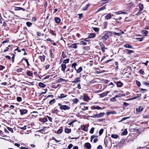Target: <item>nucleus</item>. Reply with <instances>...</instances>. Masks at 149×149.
I'll list each match as a JSON object with an SVG mask.
<instances>
[{
  "label": "nucleus",
  "mask_w": 149,
  "mask_h": 149,
  "mask_svg": "<svg viewBox=\"0 0 149 149\" xmlns=\"http://www.w3.org/2000/svg\"><path fill=\"white\" fill-rule=\"evenodd\" d=\"M127 130L125 129L124 131L122 132V134L123 135H126L127 134Z\"/></svg>",
  "instance_id": "obj_36"
},
{
  "label": "nucleus",
  "mask_w": 149,
  "mask_h": 149,
  "mask_svg": "<svg viewBox=\"0 0 149 149\" xmlns=\"http://www.w3.org/2000/svg\"><path fill=\"white\" fill-rule=\"evenodd\" d=\"M67 95H64V94H61L60 95V96H58V97L59 98H63L65 97H67Z\"/></svg>",
  "instance_id": "obj_20"
},
{
  "label": "nucleus",
  "mask_w": 149,
  "mask_h": 149,
  "mask_svg": "<svg viewBox=\"0 0 149 149\" xmlns=\"http://www.w3.org/2000/svg\"><path fill=\"white\" fill-rule=\"evenodd\" d=\"M45 92H42L41 93H40V95H42V94H45L47 92V89L46 88V89H45Z\"/></svg>",
  "instance_id": "obj_50"
},
{
  "label": "nucleus",
  "mask_w": 149,
  "mask_h": 149,
  "mask_svg": "<svg viewBox=\"0 0 149 149\" xmlns=\"http://www.w3.org/2000/svg\"><path fill=\"white\" fill-rule=\"evenodd\" d=\"M139 11H141L143 9V5L142 4H141V3H140L139 4Z\"/></svg>",
  "instance_id": "obj_19"
},
{
  "label": "nucleus",
  "mask_w": 149,
  "mask_h": 149,
  "mask_svg": "<svg viewBox=\"0 0 149 149\" xmlns=\"http://www.w3.org/2000/svg\"><path fill=\"white\" fill-rule=\"evenodd\" d=\"M65 132L66 133L68 134L71 132V129H70L66 128L65 129Z\"/></svg>",
  "instance_id": "obj_14"
},
{
  "label": "nucleus",
  "mask_w": 149,
  "mask_h": 149,
  "mask_svg": "<svg viewBox=\"0 0 149 149\" xmlns=\"http://www.w3.org/2000/svg\"><path fill=\"white\" fill-rule=\"evenodd\" d=\"M58 82H61L62 81H65L66 82V80L65 79H63L62 78H60L58 80Z\"/></svg>",
  "instance_id": "obj_23"
},
{
  "label": "nucleus",
  "mask_w": 149,
  "mask_h": 149,
  "mask_svg": "<svg viewBox=\"0 0 149 149\" xmlns=\"http://www.w3.org/2000/svg\"><path fill=\"white\" fill-rule=\"evenodd\" d=\"M126 50L127 51V52L129 54H131V53L133 52V51L132 50L127 49Z\"/></svg>",
  "instance_id": "obj_33"
},
{
  "label": "nucleus",
  "mask_w": 149,
  "mask_h": 149,
  "mask_svg": "<svg viewBox=\"0 0 149 149\" xmlns=\"http://www.w3.org/2000/svg\"><path fill=\"white\" fill-rule=\"evenodd\" d=\"M108 37L106 36L105 35L102 37V39L104 41L106 40L108 38Z\"/></svg>",
  "instance_id": "obj_24"
},
{
  "label": "nucleus",
  "mask_w": 149,
  "mask_h": 149,
  "mask_svg": "<svg viewBox=\"0 0 149 149\" xmlns=\"http://www.w3.org/2000/svg\"><path fill=\"white\" fill-rule=\"evenodd\" d=\"M27 110L25 109H22L20 110V114L21 115H23L26 113L27 112Z\"/></svg>",
  "instance_id": "obj_5"
},
{
  "label": "nucleus",
  "mask_w": 149,
  "mask_h": 149,
  "mask_svg": "<svg viewBox=\"0 0 149 149\" xmlns=\"http://www.w3.org/2000/svg\"><path fill=\"white\" fill-rule=\"evenodd\" d=\"M143 33L144 36H146L147 34L148 31L146 30H144L143 31Z\"/></svg>",
  "instance_id": "obj_39"
},
{
  "label": "nucleus",
  "mask_w": 149,
  "mask_h": 149,
  "mask_svg": "<svg viewBox=\"0 0 149 149\" xmlns=\"http://www.w3.org/2000/svg\"><path fill=\"white\" fill-rule=\"evenodd\" d=\"M31 113H32L33 114V116H37L38 112L36 111H33Z\"/></svg>",
  "instance_id": "obj_46"
},
{
  "label": "nucleus",
  "mask_w": 149,
  "mask_h": 149,
  "mask_svg": "<svg viewBox=\"0 0 149 149\" xmlns=\"http://www.w3.org/2000/svg\"><path fill=\"white\" fill-rule=\"evenodd\" d=\"M81 128L82 130L85 131L87 132L88 131V128L84 125L81 126Z\"/></svg>",
  "instance_id": "obj_9"
},
{
  "label": "nucleus",
  "mask_w": 149,
  "mask_h": 149,
  "mask_svg": "<svg viewBox=\"0 0 149 149\" xmlns=\"http://www.w3.org/2000/svg\"><path fill=\"white\" fill-rule=\"evenodd\" d=\"M97 149H102V146L99 145L97 147Z\"/></svg>",
  "instance_id": "obj_63"
},
{
  "label": "nucleus",
  "mask_w": 149,
  "mask_h": 149,
  "mask_svg": "<svg viewBox=\"0 0 149 149\" xmlns=\"http://www.w3.org/2000/svg\"><path fill=\"white\" fill-rule=\"evenodd\" d=\"M73 145L72 144H70L67 147V149H70L72 147Z\"/></svg>",
  "instance_id": "obj_48"
},
{
  "label": "nucleus",
  "mask_w": 149,
  "mask_h": 149,
  "mask_svg": "<svg viewBox=\"0 0 149 149\" xmlns=\"http://www.w3.org/2000/svg\"><path fill=\"white\" fill-rule=\"evenodd\" d=\"M78 101H79V100L77 98L74 99L73 100V101L76 104L78 102Z\"/></svg>",
  "instance_id": "obj_51"
},
{
  "label": "nucleus",
  "mask_w": 149,
  "mask_h": 149,
  "mask_svg": "<svg viewBox=\"0 0 149 149\" xmlns=\"http://www.w3.org/2000/svg\"><path fill=\"white\" fill-rule=\"evenodd\" d=\"M93 108L95 109L98 110L100 109H101V107L99 106H95L93 107Z\"/></svg>",
  "instance_id": "obj_41"
},
{
  "label": "nucleus",
  "mask_w": 149,
  "mask_h": 149,
  "mask_svg": "<svg viewBox=\"0 0 149 149\" xmlns=\"http://www.w3.org/2000/svg\"><path fill=\"white\" fill-rule=\"evenodd\" d=\"M62 131V129H59L57 131V133H58V134H60L61 133Z\"/></svg>",
  "instance_id": "obj_59"
},
{
  "label": "nucleus",
  "mask_w": 149,
  "mask_h": 149,
  "mask_svg": "<svg viewBox=\"0 0 149 149\" xmlns=\"http://www.w3.org/2000/svg\"><path fill=\"white\" fill-rule=\"evenodd\" d=\"M7 128H8V130L9 131H10V132H13V129L12 128H11L10 127H8Z\"/></svg>",
  "instance_id": "obj_55"
},
{
  "label": "nucleus",
  "mask_w": 149,
  "mask_h": 149,
  "mask_svg": "<svg viewBox=\"0 0 149 149\" xmlns=\"http://www.w3.org/2000/svg\"><path fill=\"white\" fill-rule=\"evenodd\" d=\"M59 108L61 110H66L69 109H70V107L66 105H63L60 106Z\"/></svg>",
  "instance_id": "obj_2"
},
{
  "label": "nucleus",
  "mask_w": 149,
  "mask_h": 149,
  "mask_svg": "<svg viewBox=\"0 0 149 149\" xmlns=\"http://www.w3.org/2000/svg\"><path fill=\"white\" fill-rule=\"evenodd\" d=\"M33 73H31L30 71H28L27 73V74L29 76H31V75Z\"/></svg>",
  "instance_id": "obj_45"
},
{
  "label": "nucleus",
  "mask_w": 149,
  "mask_h": 149,
  "mask_svg": "<svg viewBox=\"0 0 149 149\" xmlns=\"http://www.w3.org/2000/svg\"><path fill=\"white\" fill-rule=\"evenodd\" d=\"M136 83L137 85L139 87L141 85V83L139 81H136Z\"/></svg>",
  "instance_id": "obj_54"
},
{
  "label": "nucleus",
  "mask_w": 149,
  "mask_h": 149,
  "mask_svg": "<svg viewBox=\"0 0 149 149\" xmlns=\"http://www.w3.org/2000/svg\"><path fill=\"white\" fill-rule=\"evenodd\" d=\"M19 148L21 149H28V148L25 147H19Z\"/></svg>",
  "instance_id": "obj_64"
},
{
  "label": "nucleus",
  "mask_w": 149,
  "mask_h": 149,
  "mask_svg": "<svg viewBox=\"0 0 149 149\" xmlns=\"http://www.w3.org/2000/svg\"><path fill=\"white\" fill-rule=\"evenodd\" d=\"M17 100L19 102H20L22 101V98L21 97H18L17 98Z\"/></svg>",
  "instance_id": "obj_37"
},
{
  "label": "nucleus",
  "mask_w": 149,
  "mask_h": 149,
  "mask_svg": "<svg viewBox=\"0 0 149 149\" xmlns=\"http://www.w3.org/2000/svg\"><path fill=\"white\" fill-rule=\"evenodd\" d=\"M22 68H19L16 70V71L18 72H20L22 71Z\"/></svg>",
  "instance_id": "obj_53"
},
{
  "label": "nucleus",
  "mask_w": 149,
  "mask_h": 149,
  "mask_svg": "<svg viewBox=\"0 0 149 149\" xmlns=\"http://www.w3.org/2000/svg\"><path fill=\"white\" fill-rule=\"evenodd\" d=\"M116 113V112L114 111H108L107 112L106 114L107 115L111 114H115Z\"/></svg>",
  "instance_id": "obj_11"
},
{
  "label": "nucleus",
  "mask_w": 149,
  "mask_h": 149,
  "mask_svg": "<svg viewBox=\"0 0 149 149\" xmlns=\"http://www.w3.org/2000/svg\"><path fill=\"white\" fill-rule=\"evenodd\" d=\"M85 146L88 149H91V146L90 143H86L84 144Z\"/></svg>",
  "instance_id": "obj_7"
},
{
  "label": "nucleus",
  "mask_w": 149,
  "mask_h": 149,
  "mask_svg": "<svg viewBox=\"0 0 149 149\" xmlns=\"http://www.w3.org/2000/svg\"><path fill=\"white\" fill-rule=\"evenodd\" d=\"M119 136L118 135L116 134H112L111 135V137L112 138L117 139L118 137Z\"/></svg>",
  "instance_id": "obj_16"
},
{
  "label": "nucleus",
  "mask_w": 149,
  "mask_h": 149,
  "mask_svg": "<svg viewBox=\"0 0 149 149\" xmlns=\"http://www.w3.org/2000/svg\"><path fill=\"white\" fill-rule=\"evenodd\" d=\"M115 97L112 98L111 99V101L112 102H114L116 101V99H115Z\"/></svg>",
  "instance_id": "obj_60"
},
{
  "label": "nucleus",
  "mask_w": 149,
  "mask_h": 149,
  "mask_svg": "<svg viewBox=\"0 0 149 149\" xmlns=\"http://www.w3.org/2000/svg\"><path fill=\"white\" fill-rule=\"evenodd\" d=\"M82 69L81 67H80L77 70H76L77 73H80L82 70Z\"/></svg>",
  "instance_id": "obj_28"
},
{
  "label": "nucleus",
  "mask_w": 149,
  "mask_h": 149,
  "mask_svg": "<svg viewBox=\"0 0 149 149\" xmlns=\"http://www.w3.org/2000/svg\"><path fill=\"white\" fill-rule=\"evenodd\" d=\"M50 33H51L52 35L55 36H56V34L55 33V31H51Z\"/></svg>",
  "instance_id": "obj_42"
},
{
  "label": "nucleus",
  "mask_w": 149,
  "mask_h": 149,
  "mask_svg": "<svg viewBox=\"0 0 149 149\" xmlns=\"http://www.w3.org/2000/svg\"><path fill=\"white\" fill-rule=\"evenodd\" d=\"M139 72L140 73L142 74H143L144 73V72L143 69H141L140 70Z\"/></svg>",
  "instance_id": "obj_56"
},
{
  "label": "nucleus",
  "mask_w": 149,
  "mask_h": 149,
  "mask_svg": "<svg viewBox=\"0 0 149 149\" xmlns=\"http://www.w3.org/2000/svg\"><path fill=\"white\" fill-rule=\"evenodd\" d=\"M66 53L65 52L63 51L62 53V56L63 58H65L66 57Z\"/></svg>",
  "instance_id": "obj_17"
},
{
  "label": "nucleus",
  "mask_w": 149,
  "mask_h": 149,
  "mask_svg": "<svg viewBox=\"0 0 149 149\" xmlns=\"http://www.w3.org/2000/svg\"><path fill=\"white\" fill-rule=\"evenodd\" d=\"M115 13L116 14H117V15L120 14H127V13L126 12H122L120 11L116 12Z\"/></svg>",
  "instance_id": "obj_18"
},
{
  "label": "nucleus",
  "mask_w": 149,
  "mask_h": 149,
  "mask_svg": "<svg viewBox=\"0 0 149 149\" xmlns=\"http://www.w3.org/2000/svg\"><path fill=\"white\" fill-rule=\"evenodd\" d=\"M80 45H86L87 44V43L86 42H85L83 41H81V42H80Z\"/></svg>",
  "instance_id": "obj_47"
},
{
  "label": "nucleus",
  "mask_w": 149,
  "mask_h": 149,
  "mask_svg": "<svg viewBox=\"0 0 149 149\" xmlns=\"http://www.w3.org/2000/svg\"><path fill=\"white\" fill-rule=\"evenodd\" d=\"M111 17V16L110 14H107L105 17L106 19H110Z\"/></svg>",
  "instance_id": "obj_27"
},
{
  "label": "nucleus",
  "mask_w": 149,
  "mask_h": 149,
  "mask_svg": "<svg viewBox=\"0 0 149 149\" xmlns=\"http://www.w3.org/2000/svg\"><path fill=\"white\" fill-rule=\"evenodd\" d=\"M26 24L28 26L30 27L31 26L32 24L30 22H27L26 23Z\"/></svg>",
  "instance_id": "obj_38"
},
{
  "label": "nucleus",
  "mask_w": 149,
  "mask_h": 149,
  "mask_svg": "<svg viewBox=\"0 0 149 149\" xmlns=\"http://www.w3.org/2000/svg\"><path fill=\"white\" fill-rule=\"evenodd\" d=\"M54 19L56 22L57 23H59L61 22V19L58 17H55Z\"/></svg>",
  "instance_id": "obj_12"
},
{
  "label": "nucleus",
  "mask_w": 149,
  "mask_h": 149,
  "mask_svg": "<svg viewBox=\"0 0 149 149\" xmlns=\"http://www.w3.org/2000/svg\"><path fill=\"white\" fill-rule=\"evenodd\" d=\"M103 129H101L99 131V134L100 135H101L103 133Z\"/></svg>",
  "instance_id": "obj_49"
},
{
  "label": "nucleus",
  "mask_w": 149,
  "mask_h": 149,
  "mask_svg": "<svg viewBox=\"0 0 149 149\" xmlns=\"http://www.w3.org/2000/svg\"><path fill=\"white\" fill-rule=\"evenodd\" d=\"M77 65V64L76 63H73L72 65V68H73V67H74L75 70H76V66Z\"/></svg>",
  "instance_id": "obj_35"
},
{
  "label": "nucleus",
  "mask_w": 149,
  "mask_h": 149,
  "mask_svg": "<svg viewBox=\"0 0 149 149\" xmlns=\"http://www.w3.org/2000/svg\"><path fill=\"white\" fill-rule=\"evenodd\" d=\"M109 92L108 91L107 92H103V93L100 94V97H104L106 96L107 94Z\"/></svg>",
  "instance_id": "obj_6"
},
{
  "label": "nucleus",
  "mask_w": 149,
  "mask_h": 149,
  "mask_svg": "<svg viewBox=\"0 0 149 149\" xmlns=\"http://www.w3.org/2000/svg\"><path fill=\"white\" fill-rule=\"evenodd\" d=\"M143 109V108L141 107H140L139 108H137L136 109L137 112H139L142 111Z\"/></svg>",
  "instance_id": "obj_15"
},
{
  "label": "nucleus",
  "mask_w": 149,
  "mask_h": 149,
  "mask_svg": "<svg viewBox=\"0 0 149 149\" xmlns=\"http://www.w3.org/2000/svg\"><path fill=\"white\" fill-rule=\"evenodd\" d=\"M124 47L125 48H131L132 46L129 44H125L124 45Z\"/></svg>",
  "instance_id": "obj_26"
},
{
  "label": "nucleus",
  "mask_w": 149,
  "mask_h": 149,
  "mask_svg": "<svg viewBox=\"0 0 149 149\" xmlns=\"http://www.w3.org/2000/svg\"><path fill=\"white\" fill-rule=\"evenodd\" d=\"M95 34L94 33H92L90 34L88 36V38H93L95 37Z\"/></svg>",
  "instance_id": "obj_32"
},
{
  "label": "nucleus",
  "mask_w": 149,
  "mask_h": 149,
  "mask_svg": "<svg viewBox=\"0 0 149 149\" xmlns=\"http://www.w3.org/2000/svg\"><path fill=\"white\" fill-rule=\"evenodd\" d=\"M12 12L11 11H9L6 13V18H10V13Z\"/></svg>",
  "instance_id": "obj_10"
},
{
  "label": "nucleus",
  "mask_w": 149,
  "mask_h": 149,
  "mask_svg": "<svg viewBox=\"0 0 149 149\" xmlns=\"http://www.w3.org/2000/svg\"><path fill=\"white\" fill-rule=\"evenodd\" d=\"M71 48H74V49H76L77 48V44H73L72 45H71L70 46Z\"/></svg>",
  "instance_id": "obj_21"
},
{
  "label": "nucleus",
  "mask_w": 149,
  "mask_h": 149,
  "mask_svg": "<svg viewBox=\"0 0 149 149\" xmlns=\"http://www.w3.org/2000/svg\"><path fill=\"white\" fill-rule=\"evenodd\" d=\"M24 10L23 8L21 7H15V10Z\"/></svg>",
  "instance_id": "obj_34"
},
{
  "label": "nucleus",
  "mask_w": 149,
  "mask_h": 149,
  "mask_svg": "<svg viewBox=\"0 0 149 149\" xmlns=\"http://www.w3.org/2000/svg\"><path fill=\"white\" fill-rule=\"evenodd\" d=\"M38 85L39 86L42 88H44L45 86V85L42 82L39 83L38 84Z\"/></svg>",
  "instance_id": "obj_22"
},
{
  "label": "nucleus",
  "mask_w": 149,
  "mask_h": 149,
  "mask_svg": "<svg viewBox=\"0 0 149 149\" xmlns=\"http://www.w3.org/2000/svg\"><path fill=\"white\" fill-rule=\"evenodd\" d=\"M26 126L25 125L24 127H21V129L23 130H25L26 129Z\"/></svg>",
  "instance_id": "obj_62"
},
{
  "label": "nucleus",
  "mask_w": 149,
  "mask_h": 149,
  "mask_svg": "<svg viewBox=\"0 0 149 149\" xmlns=\"http://www.w3.org/2000/svg\"><path fill=\"white\" fill-rule=\"evenodd\" d=\"M55 101V100L54 99H53L51 100L49 102V104H52V103H54Z\"/></svg>",
  "instance_id": "obj_40"
},
{
  "label": "nucleus",
  "mask_w": 149,
  "mask_h": 149,
  "mask_svg": "<svg viewBox=\"0 0 149 149\" xmlns=\"http://www.w3.org/2000/svg\"><path fill=\"white\" fill-rule=\"evenodd\" d=\"M61 70L64 72L65 69L66 68V65L65 64L62 63L61 65Z\"/></svg>",
  "instance_id": "obj_8"
},
{
  "label": "nucleus",
  "mask_w": 149,
  "mask_h": 149,
  "mask_svg": "<svg viewBox=\"0 0 149 149\" xmlns=\"http://www.w3.org/2000/svg\"><path fill=\"white\" fill-rule=\"evenodd\" d=\"M94 127H92L90 130V133L91 134H93L94 131Z\"/></svg>",
  "instance_id": "obj_44"
},
{
  "label": "nucleus",
  "mask_w": 149,
  "mask_h": 149,
  "mask_svg": "<svg viewBox=\"0 0 149 149\" xmlns=\"http://www.w3.org/2000/svg\"><path fill=\"white\" fill-rule=\"evenodd\" d=\"M95 137H96V136L95 135L92 136L91 138V141H92L93 139Z\"/></svg>",
  "instance_id": "obj_61"
},
{
  "label": "nucleus",
  "mask_w": 149,
  "mask_h": 149,
  "mask_svg": "<svg viewBox=\"0 0 149 149\" xmlns=\"http://www.w3.org/2000/svg\"><path fill=\"white\" fill-rule=\"evenodd\" d=\"M81 81V79L80 77H77L75 78L74 81H72V82L73 83H77Z\"/></svg>",
  "instance_id": "obj_4"
},
{
  "label": "nucleus",
  "mask_w": 149,
  "mask_h": 149,
  "mask_svg": "<svg viewBox=\"0 0 149 149\" xmlns=\"http://www.w3.org/2000/svg\"><path fill=\"white\" fill-rule=\"evenodd\" d=\"M104 114L105 113H100L98 114L94 115L93 117L100 118L103 116Z\"/></svg>",
  "instance_id": "obj_1"
},
{
  "label": "nucleus",
  "mask_w": 149,
  "mask_h": 149,
  "mask_svg": "<svg viewBox=\"0 0 149 149\" xmlns=\"http://www.w3.org/2000/svg\"><path fill=\"white\" fill-rule=\"evenodd\" d=\"M45 56L43 55L42 56H39V57L42 58L43 59V61H45Z\"/></svg>",
  "instance_id": "obj_57"
},
{
  "label": "nucleus",
  "mask_w": 149,
  "mask_h": 149,
  "mask_svg": "<svg viewBox=\"0 0 149 149\" xmlns=\"http://www.w3.org/2000/svg\"><path fill=\"white\" fill-rule=\"evenodd\" d=\"M99 45L100 46L101 49L102 51L104 52H105V49L104 47V44L102 42H100L99 43Z\"/></svg>",
  "instance_id": "obj_3"
},
{
  "label": "nucleus",
  "mask_w": 149,
  "mask_h": 149,
  "mask_svg": "<svg viewBox=\"0 0 149 149\" xmlns=\"http://www.w3.org/2000/svg\"><path fill=\"white\" fill-rule=\"evenodd\" d=\"M123 83L120 81H118L117 83V86L120 87L123 86Z\"/></svg>",
  "instance_id": "obj_13"
},
{
  "label": "nucleus",
  "mask_w": 149,
  "mask_h": 149,
  "mask_svg": "<svg viewBox=\"0 0 149 149\" xmlns=\"http://www.w3.org/2000/svg\"><path fill=\"white\" fill-rule=\"evenodd\" d=\"M89 97H88L87 96L85 95L84 96V99H85V100L86 101H88L89 100Z\"/></svg>",
  "instance_id": "obj_30"
},
{
  "label": "nucleus",
  "mask_w": 149,
  "mask_h": 149,
  "mask_svg": "<svg viewBox=\"0 0 149 149\" xmlns=\"http://www.w3.org/2000/svg\"><path fill=\"white\" fill-rule=\"evenodd\" d=\"M105 9V7L104 6H103L99 8L97 11L98 12L99 11L102 10H104Z\"/></svg>",
  "instance_id": "obj_43"
},
{
  "label": "nucleus",
  "mask_w": 149,
  "mask_h": 149,
  "mask_svg": "<svg viewBox=\"0 0 149 149\" xmlns=\"http://www.w3.org/2000/svg\"><path fill=\"white\" fill-rule=\"evenodd\" d=\"M93 30L97 32L99 31V29L97 28L94 27L93 28Z\"/></svg>",
  "instance_id": "obj_52"
},
{
  "label": "nucleus",
  "mask_w": 149,
  "mask_h": 149,
  "mask_svg": "<svg viewBox=\"0 0 149 149\" xmlns=\"http://www.w3.org/2000/svg\"><path fill=\"white\" fill-rule=\"evenodd\" d=\"M104 35L108 37V38L112 35V33L110 32H107Z\"/></svg>",
  "instance_id": "obj_31"
},
{
  "label": "nucleus",
  "mask_w": 149,
  "mask_h": 149,
  "mask_svg": "<svg viewBox=\"0 0 149 149\" xmlns=\"http://www.w3.org/2000/svg\"><path fill=\"white\" fill-rule=\"evenodd\" d=\"M14 145L15 146H16L19 148L20 147V145L19 144H18L17 143H15L14 144Z\"/></svg>",
  "instance_id": "obj_58"
},
{
  "label": "nucleus",
  "mask_w": 149,
  "mask_h": 149,
  "mask_svg": "<svg viewBox=\"0 0 149 149\" xmlns=\"http://www.w3.org/2000/svg\"><path fill=\"white\" fill-rule=\"evenodd\" d=\"M69 58H67L66 59H65L63 60V64H65L66 63H68L69 62Z\"/></svg>",
  "instance_id": "obj_29"
},
{
  "label": "nucleus",
  "mask_w": 149,
  "mask_h": 149,
  "mask_svg": "<svg viewBox=\"0 0 149 149\" xmlns=\"http://www.w3.org/2000/svg\"><path fill=\"white\" fill-rule=\"evenodd\" d=\"M40 121L43 123H45L47 121V119L46 118H43L41 119Z\"/></svg>",
  "instance_id": "obj_25"
}]
</instances>
